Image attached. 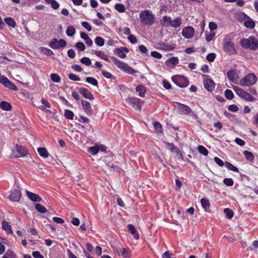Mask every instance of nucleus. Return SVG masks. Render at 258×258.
<instances>
[{"mask_svg": "<svg viewBox=\"0 0 258 258\" xmlns=\"http://www.w3.org/2000/svg\"><path fill=\"white\" fill-rule=\"evenodd\" d=\"M78 90L79 93L82 94L85 98L90 100H93L94 99L93 95L86 89L80 88Z\"/></svg>", "mask_w": 258, "mask_h": 258, "instance_id": "19", "label": "nucleus"}, {"mask_svg": "<svg viewBox=\"0 0 258 258\" xmlns=\"http://www.w3.org/2000/svg\"><path fill=\"white\" fill-rule=\"evenodd\" d=\"M86 81L88 83L92 84L95 86H97L98 85L97 80L93 77H87L86 78Z\"/></svg>", "mask_w": 258, "mask_h": 258, "instance_id": "40", "label": "nucleus"}, {"mask_svg": "<svg viewBox=\"0 0 258 258\" xmlns=\"http://www.w3.org/2000/svg\"><path fill=\"white\" fill-rule=\"evenodd\" d=\"M32 255L35 258H44L43 255H42L39 251H34L32 252Z\"/></svg>", "mask_w": 258, "mask_h": 258, "instance_id": "64", "label": "nucleus"}, {"mask_svg": "<svg viewBox=\"0 0 258 258\" xmlns=\"http://www.w3.org/2000/svg\"><path fill=\"white\" fill-rule=\"evenodd\" d=\"M128 52V49L126 47H121L120 48H116L115 50V52L121 58H124L126 57L125 53H127Z\"/></svg>", "mask_w": 258, "mask_h": 258, "instance_id": "22", "label": "nucleus"}, {"mask_svg": "<svg viewBox=\"0 0 258 258\" xmlns=\"http://www.w3.org/2000/svg\"><path fill=\"white\" fill-rule=\"evenodd\" d=\"M172 81L178 86L183 88L188 85V80L187 79L180 75H174L172 77Z\"/></svg>", "mask_w": 258, "mask_h": 258, "instance_id": "8", "label": "nucleus"}, {"mask_svg": "<svg viewBox=\"0 0 258 258\" xmlns=\"http://www.w3.org/2000/svg\"><path fill=\"white\" fill-rule=\"evenodd\" d=\"M241 46L244 49L256 50L258 48V40L253 36H250L248 38H243L240 41Z\"/></svg>", "mask_w": 258, "mask_h": 258, "instance_id": "2", "label": "nucleus"}, {"mask_svg": "<svg viewBox=\"0 0 258 258\" xmlns=\"http://www.w3.org/2000/svg\"><path fill=\"white\" fill-rule=\"evenodd\" d=\"M50 78L51 80L55 83H58L60 81V77L56 74H51L50 75Z\"/></svg>", "mask_w": 258, "mask_h": 258, "instance_id": "49", "label": "nucleus"}, {"mask_svg": "<svg viewBox=\"0 0 258 258\" xmlns=\"http://www.w3.org/2000/svg\"><path fill=\"white\" fill-rule=\"evenodd\" d=\"M179 59L177 57H171L165 61L166 65L169 66L170 65H175L178 63Z\"/></svg>", "mask_w": 258, "mask_h": 258, "instance_id": "27", "label": "nucleus"}, {"mask_svg": "<svg viewBox=\"0 0 258 258\" xmlns=\"http://www.w3.org/2000/svg\"><path fill=\"white\" fill-rule=\"evenodd\" d=\"M81 62L87 66L91 65V59L89 58L86 57L82 58L81 59Z\"/></svg>", "mask_w": 258, "mask_h": 258, "instance_id": "53", "label": "nucleus"}, {"mask_svg": "<svg viewBox=\"0 0 258 258\" xmlns=\"http://www.w3.org/2000/svg\"><path fill=\"white\" fill-rule=\"evenodd\" d=\"M2 228L8 234H11L13 233L11 226L6 221H3Z\"/></svg>", "mask_w": 258, "mask_h": 258, "instance_id": "28", "label": "nucleus"}, {"mask_svg": "<svg viewBox=\"0 0 258 258\" xmlns=\"http://www.w3.org/2000/svg\"><path fill=\"white\" fill-rule=\"evenodd\" d=\"M182 35L185 39L191 38L195 34V29L191 26H187L183 28Z\"/></svg>", "mask_w": 258, "mask_h": 258, "instance_id": "13", "label": "nucleus"}, {"mask_svg": "<svg viewBox=\"0 0 258 258\" xmlns=\"http://www.w3.org/2000/svg\"><path fill=\"white\" fill-rule=\"evenodd\" d=\"M36 209L41 213H45L47 212L46 209L40 204H36L35 205Z\"/></svg>", "mask_w": 258, "mask_h": 258, "instance_id": "43", "label": "nucleus"}, {"mask_svg": "<svg viewBox=\"0 0 258 258\" xmlns=\"http://www.w3.org/2000/svg\"><path fill=\"white\" fill-rule=\"evenodd\" d=\"M238 15L240 17H242L244 25L246 28L249 29H252L254 27L255 23L254 21L244 13L239 12Z\"/></svg>", "mask_w": 258, "mask_h": 258, "instance_id": "10", "label": "nucleus"}, {"mask_svg": "<svg viewBox=\"0 0 258 258\" xmlns=\"http://www.w3.org/2000/svg\"><path fill=\"white\" fill-rule=\"evenodd\" d=\"M74 114L73 111L70 110H66L64 111V116L69 119H73L74 118Z\"/></svg>", "mask_w": 258, "mask_h": 258, "instance_id": "47", "label": "nucleus"}, {"mask_svg": "<svg viewBox=\"0 0 258 258\" xmlns=\"http://www.w3.org/2000/svg\"><path fill=\"white\" fill-rule=\"evenodd\" d=\"M199 152L204 156H207L208 154V151L207 149L203 146H198Z\"/></svg>", "mask_w": 258, "mask_h": 258, "instance_id": "48", "label": "nucleus"}, {"mask_svg": "<svg viewBox=\"0 0 258 258\" xmlns=\"http://www.w3.org/2000/svg\"><path fill=\"white\" fill-rule=\"evenodd\" d=\"M37 151L39 155L44 158H47L49 156V153L45 148H38Z\"/></svg>", "mask_w": 258, "mask_h": 258, "instance_id": "32", "label": "nucleus"}, {"mask_svg": "<svg viewBox=\"0 0 258 258\" xmlns=\"http://www.w3.org/2000/svg\"><path fill=\"white\" fill-rule=\"evenodd\" d=\"M140 19L142 23L148 25H153L155 20L154 15L149 10L141 11L140 14Z\"/></svg>", "mask_w": 258, "mask_h": 258, "instance_id": "3", "label": "nucleus"}, {"mask_svg": "<svg viewBox=\"0 0 258 258\" xmlns=\"http://www.w3.org/2000/svg\"><path fill=\"white\" fill-rule=\"evenodd\" d=\"M181 24V19L180 18H176L173 20H171L170 26L174 28H178Z\"/></svg>", "mask_w": 258, "mask_h": 258, "instance_id": "30", "label": "nucleus"}, {"mask_svg": "<svg viewBox=\"0 0 258 258\" xmlns=\"http://www.w3.org/2000/svg\"><path fill=\"white\" fill-rule=\"evenodd\" d=\"M223 183L227 186H232L233 185L234 181L232 178H225Z\"/></svg>", "mask_w": 258, "mask_h": 258, "instance_id": "58", "label": "nucleus"}, {"mask_svg": "<svg viewBox=\"0 0 258 258\" xmlns=\"http://www.w3.org/2000/svg\"><path fill=\"white\" fill-rule=\"evenodd\" d=\"M257 81V77L253 73H249L239 81V85L242 87H249Z\"/></svg>", "mask_w": 258, "mask_h": 258, "instance_id": "4", "label": "nucleus"}, {"mask_svg": "<svg viewBox=\"0 0 258 258\" xmlns=\"http://www.w3.org/2000/svg\"><path fill=\"white\" fill-rule=\"evenodd\" d=\"M225 96L229 100H231L234 97L232 91L229 89H227L225 91Z\"/></svg>", "mask_w": 258, "mask_h": 258, "instance_id": "46", "label": "nucleus"}, {"mask_svg": "<svg viewBox=\"0 0 258 258\" xmlns=\"http://www.w3.org/2000/svg\"><path fill=\"white\" fill-rule=\"evenodd\" d=\"M69 78L75 81H80L81 80L80 77L74 74H70L69 75Z\"/></svg>", "mask_w": 258, "mask_h": 258, "instance_id": "57", "label": "nucleus"}, {"mask_svg": "<svg viewBox=\"0 0 258 258\" xmlns=\"http://www.w3.org/2000/svg\"><path fill=\"white\" fill-rule=\"evenodd\" d=\"M227 78L230 81L235 83L239 78L237 71L234 69L230 70L227 73Z\"/></svg>", "mask_w": 258, "mask_h": 258, "instance_id": "20", "label": "nucleus"}, {"mask_svg": "<svg viewBox=\"0 0 258 258\" xmlns=\"http://www.w3.org/2000/svg\"><path fill=\"white\" fill-rule=\"evenodd\" d=\"M4 22L7 25L12 28H14L16 26V23L15 21L11 17H7L5 18Z\"/></svg>", "mask_w": 258, "mask_h": 258, "instance_id": "26", "label": "nucleus"}, {"mask_svg": "<svg viewBox=\"0 0 258 258\" xmlns=\"http://www.w3.org/2000/svg\"><path fill=\"white\" fill-rule=\"evenodd\" d=\"M168 145L172 147L171 150L172 152H174L176 153L177 158L179 160H183V155L181 151L176 147L174 146L173 144L168 143Z\"/></svg>", "mask_w": 258, "mask_h": 258, "instance_id": "23", "label": "nucleus"}, {"mask_svg": "<svg viewBox=\"0 0 258 258\" xmlns=\"http://www.w3.org/2000/svg\"><path fill=\"white\" fill-rule=\"evenodd\" d=\"M81 37L85 40V43L88 46H91L93 45V41L88 36V34L85 32H81L80 34Z\"/></svg>", "mask_w": 258, "mask_h": 258, "instance_id": "24", "label": "nucleus"}, {"mask_svg": "<svg viewBox=\"0 0 258 258\" xmlns=\"http://www.w3.org/2000/svg\"><path fill=\"white\" fill-rule=\"evenodd\" d=\"M243 154L247 160L250 162H253L254 160V156L251 152L248 151H244Z\"/></svg>", "mask_w": 258, "mask_h": 258, "instance_id": "34", "label": "nucleus"}, {"mask_svg": "<svg viewBox=\"0 0 258 258\" xmlns=\"http://www.w3.org/2000/svg\"><path fill=\"white\" fill-rule=\"evenodd\" d=\"M111 59L118 68L123 71L129 74H133L135 72L134 70L130 67L127 63H124L117 58L112 56L111 57Z\"/></svg>", "mask_w": 258, "mask_h": 258, "instance_id": "5", "label": "nucleus"}, {"mask_svg": "<svg viewBox=\"0 0 258 258\" xmlns=\"http://www.w3.org/2000/svg\"><path fill=\"white\" fill-rule=\"evenodd\" d=\"M128 230L133 235L134 237L136 239H139V236L138 232L134 226L132 224H128L127 226Z\"/></svg>", "mask_w": 258, "mask_h": 258, "instance_id": "25", "label": "nucleus"}, {"mask_svg": "<svg viewBox=\"0 0 258 258\" xmlns=\"http://www.w3.org/2000/svg\"><path fill=\"white\" fill-rule=\"evenodd\" d=\"M201 203L202 206L203 207V208L205 209V210H206L207 209L209 208L210 203H209L208 200L205 199V198H202L201 200Z\"/></svg>", "mask_w": 258, "mask_h": 258, "instance_id": "39", "label": "nucleus"}, {"mask_svg": "<svg viewBox=\"0 0 258 258\" xmlns=\"http://www.w3.org/2000/svg\"><path fill=\"white\" fill-rule=\"evenodd\" d=\"M26 195L28 198L33 202H38L42 200L41 198L38 195L26 190Z\"/></svg>", "mask_w": 258, "mask_h": 258, "instance_id": "21", "label": "nucleus"}, {"mask_svg": "<svg viewBox=\"0 0 258 258\" xmlns=\"http://www.w3.org/2000/svg\"><path fill=\"white\" fill-rule=\"evenodd\" d=\"M216 57V54L214 53H211L208 54L207 56V59L210 62H213Z\"/></svg>", "mask_w": 258, "mask_h": 258, "instance_id": "59", "label": "nucleus"}, {"mask_svg": "<svg viewBox=\"0 0 258 258\" xmlns=\"http://www.w3.org/2000/svg\"><path fill=\"white\" fill-rule=\"evenodd\" d=\"M113 249L116 252L124 258H128L130 256V252L128 250L124 247H114Z\"/></svg>", "mask_w": 258, "mask_h": 258, "instance_id": "16", "label": "nucleus"}, {"mask_svg": "<svg viewBox=\"0 0 258 258\" xmlns=\"http://www.w3.org/2000/svg\"><path fill=\"white\" fill-rule=\"evenodd\" d=\"M0 83L11 90H16L17 89V86L5 76H0Z\"/></svg>", "mask_w": 258, "mask_h": 258, "instance_id": "14", "label": "nucleus"}, {"mask_svg": "<svg viewBox=\"0 0 258 258\" xmlns=\"http://www.w3.org/2000/svg\"><path fill=\"white\" fill-rule=\"evenodd\" d=\"M233 34L226 35L223 39V49L226 53L232 55L236 53L235 44L233 42L234 39Z\"/></svg>", "mask_w": 258, "mask_h": 258, "instance_id": "1", "label": "nucleus"}, {"mask_svg": "<svg viewBox=\"0 0 258 258\" xmlns=\"http://www.w3.org/2000/svg\"><path fill=\"white\" fill-rule=\"evenodd\" d=\"M205 88L209 91H212L215 87V83L210 79H205L204 80Z\"/></svg>", "mask_w": 258, "mask_h": 258, "instance_id": "17", "label": "nucleus"}, {"mask_svg": "<svg viewBox=\"0 0 258 258\" xmlns=\"http://www.w3.org/2000/svg\"><path fill=\"white\" fill-rule=\"evenodd\" d=\"M128 39L129 41L133 44H135L137 42V39L134 35H130L128 36Z\"/></svg>", "mask_w": 258, "mask_h": 258, "instance_id": "61", "label": "nucleus"}, {"mask_svg": "<svg viewBox=\"0 0 258 258\" xmlns=\"http://www.w3.org/2000/svg\"><path fill=\"white\" fill-rule=\"evenodd\" d=\"M209 28L211 32H213L217 28V25L214 22H211L209 24Z\"/></svg>", "mask_w": 258, "mask_h": 258, "instance_id": "62", "label": "nucleus"}, {"mask_svg": "<svg viewBox=\"0 0 258 258\" xmlns=\"http://www.w3.org/2000/svg\"><path fill=\"white\" fill-rule=\"evenodd\" d=\"M102 74L104 77L107 79H115V77L109 72L106 71H102Z\"/></svg>", "mask_w": 258, "mask_h": 258, "instance_id": "54", "label": "nucleus"}, {"mask_svg": "<svg viewBox=\"0 0 258 258\" xmlns=\"http://www.w3.org/2000/svg\"><path fill=\"white\" fill-rule=\"evenodd\" d=\"M21 197V192L19 190L14 189L11 191L10 199L14 202H18Z\"/></svg>", "mask_w": 258, "mask_h": 258, "instance_id": "18", "label": "nucleus"}, {"mask_svg": "<svg viewBox=\"0 0 258 258\" xmlns=\"http://www.w3.org/2000/svg\"><path fill=\"white\" fill-rule=\"evenodd\" d=\"M12 155L15 157H22L28 154L27 149L21 146L16 145L12 150Z\"/></svg>", "mask_w": 258, "mask_h": 258, "instance_id": "9", "label": "nucleus"}, {"mask_svg": "<svg viewBox=\"0 0 258 258\" xmlns=\"http://www.w3.org/2000/svg\"><path fill=\"white\" fill-rule=\"evenodd\" d=\"M173 107L180 114L187 115L191 112V109L188 106L179 102H174Z\"/></svg>", "mask_w": 258, "mask_h": 258, "instance_id": "7", "label": "nucleus"}, {"mask_svg": "<svg viewBox=\"0 0 258 258\" xmlns=\"http://www.w3.org/2000/svg\"><path fill=\"white\" fill-rule=\"evenodd\" d=\"M171 21V19L170 17L168 16H164L161 21V23L163 25L165 26L167 25L170 24V22Z\"/></svg>", "mask_w": 258, "mask_h": 258, "instance_id": "45", "label": "nucleus"}, {"mask_svg": "<svg viewBox=\"0 0 258 258\" xmlns=\"http://www.w3.org/2000/svg\"><path fill=\"white\" fill-rule=\"evenodd\" d=\"M126 102L133 108L141 110V104L140 99L136 97L128 98L126 99Z\"/></svg>", "mask_w": 258, "mask_h": 258, "instance_id": "11", "label": "nucleus"}, {"mask_svg": "<svg viewBox=\"0 0 258 258\" xmlns=\"http://www.w3.org/2000/svg\"><path fill=\"white\" fill-rule=\"evenodd\" d=\"M75 33L76 30L73 26H69L67 28L66 34L68 36H73L75 35Z\"/></svg>", "mask_w": 258, "mask_h": 258, "instance_id": "37", "label": "nucleus"}, {"mask_svg": "<svg viewBox=\"0 0 258 258\" xmlns=\"http://www.w3.org/2000/svg\"><path fill=\"white\" fill-rule=\"evenodd\" d=\"M82 106L85 113L88 115H92L93 111L90 103L85 100H82Z\"/></svg>", "mask_w": 258, "mask_h": 258, "instance_id": "15", "label": "nucleus"}, {"mask_svg": "<svg viewBox=\"0 0 258 258\" xmlns=\"http://www.w3.org/2000/svg\"><path fill=\"white\" fill-rule=\"evenodd\" d=\"M136 90L139 93V95L140 97H144L145 96L146 89L144 86L139 85L136 87Z\"/></svg>", "mask_w": 258, "mask_h": 258, "instance_id": "31", "label": "nucleus"}, {"mask_svg": "<svg viewBox=\"0 0 258 258\" xmlns=\"http://www.w3.org/2000/svg\"><path fill=\"white\" fill-rule=\"evenodd\" d=\"M139 50L143 54H145L146 55H148V49L147 47L144 45H140L139 46Z\"/></svg>", "mask_w": 258, "mask_h": 258, "instance_id": "55", "label": "nucleus"}, {"mask_svg": "<svg viewBox=\"0 0 258 258\" xmlns=\"http://www.w3.org/2000/svg\"><path fill=\"white\" fill-rule=\"evenodd\" d=\"M94 41L95 43L99 46H102L104 44V40L101 37H96Z\"/></svg>", "mask_w": 258, "mask_h": 258, "instance_id": "44", "label": "nucleus"}, {"mask_svg": "<svg viewBox=\"0 0 258 258\" xmlns=\"http://www.w3.org/2000/svg\"><path fill=\"white\" fill-rule=\"evenodd\" d=\"M154 128L158 132H161L162 131V125L161 123L158 121H156L154 123Z\"/></svg>", "mask_w": 258, "mask_h": 258, "instance_id": "60", "label": "nucleus"}, {"mask_svg": "<svg viewBox=\"0 0 258 258\" xmlns=\"http://www.w3.org/2000/svg\"><path fill=\"white\" fill-rule=\"evenodd\" d=\"M94 52L95 54V55L100 57L102 59L105 60L108 62H110V60L108 56L104 52L101 51L96 50Z\"/></svg>", "mask_w": 258, "mask_h": 258, "instance_id": "29", "label": "nucleus"}, {"mask_svg": "<svg viewBox=\"0 0 258 258\" xmlns=\"http://www.w3.org/2000/svg\"><path fill=\"white\" fill-rule=\"evenodd\" d=\"M40 50L41 52H42V53H43L44 54H45L47 55L50 56V55L53 54V51L49 48L44 47H41L40 48Z\"/></svg>", "mask_w": 258, "mask_h": 258, "instance_id": "42", "label": "nucleus"}, {"mask_svg": "<svg viewBox=\"0 0 258 258\" xmlns=\"http://www.w3.org/2000/svg\"><path fill=\"white\" fill-rule=\"evenodd\" d=\"M114 8L119 13H123L125 10L124 6L122 4H116Z\"/></svg>", "mask_w": 258, "mask_h": 258, "instance_id": "41", "label": "nucleus"}, {"mask_svg": "<svg viewBox=\"0 0 258 258\" xmlns=\"http://www.w3.org/2000/svg\"><path fill=\"white\" fill-rule=\"evenodd\" d=\"M215 36V33L214 32H210L209 33L206 34V40L208 42L212 41Z\"/></svg>", "mask_w": 258, "mask_h": 258, "instance_id": "51", "label": "nucleus"}, {"mask_svg": "<svg viewBox=\"0 0 258 258\" xmlns=\"http://www.w3.org/2000/svg\"><path fill=\"white\" fill-rule=\"evenodd\" d=\"M224 212L226 214V216L229 219L232 218L233 216V211L229 208L225 209Z\"/></svg>", "mask_w": 258, "mask_h": 258, "instance_id": "50", "label": "nucleus"}, {"mask_svg": "<svg viewBox=\"0 0 258 258\" xmlns=\"http://www.w3.org/2000/svg\"><path fill=\"white\" fill-rule=\"evenodd\" d=\"M225 166L229 170H231V171H232L234 172H239V169H238V168L234 166V165H233L232 164H231L230 163H229L228 162H225Z\"/></svg>", "mask_w": 258, "mask_h": 258, "instance_id": "36", "label": "nucleus"}, {"mask_svg": "<svg viewBox=\"0 0 258 258\" xmlns=\"http://www.w3.org/2000/svg\"><path fill=\"white\" fill-rule=\"evenodd\" d=\"M75 46L80 51H82L85 49V46L83 42H78L76 43Z\"/></svg>", "mask_w": 258, "mask_h": 258, "instance_id": "52", "label": "nucleus"}, {"mask_svg": "<svg viewBox=\"0 0 258 258\" xmlns=\"http://www.w3.org/2000/svg\"><path fill=\"white\" fill-rule=\"evenodd\" d=\"M88 152L93 155L97 154L99 152L98 146H94L89 148Z\"/></svg>", "mask_w": 258, "mask_h": 258, "instance_id": "38", "label": "nucleus"}, {"mask_svg": "<svg viewBox=\"0 0 258 258\" xmlns=\"http://www.w3.org/2000/svg\"><path fill=\"white\" fill-rule=\"evenodd\" d=\"M233 90L236 94L242 99L250 102H254L255 100L251 94L238 86H234Z\"/></svg>", "mask_w": 258, "mask_h": 258, "instance_id": "6", "label": "nucleus"}, {"mask_svg": "<svg viewBox=\"0 0 258 258\" xmlns=\"http://www.w3.org/2000/svg\"><path fill=\"white\" fill-rule=\"evenodd\" d=\"M151 55L152 57L158 58V59H161L162 57V55L156 51H152L151 52Z\"/></svg>", "mask_w": 258, "mask_h": 258, "instance_id": "56", "label": "nucleus"}, {"mask_svg": "<svg viewBox=\"0 0 258 258\" xmlns=\"http://www.w3.org/2000/svg\"><path fill=\"white\" fill-rule=\"evenodd\" d=\"M66 45V42L63 39L57 40L55 38L53 39L49 44V46L52 49H59L61 47L63 48Z\"/></svg>", "mask_w": 258, "mask_h": 258, "instance_id": "12", "label": "nucleus"}, {"mask_svg": "<svg viewBox=\"0 0 258 258\" xmlns=\"http://www.w3.org/2000/svg\"><path fill=\"white\" fill-rule=\"evenodd\" d=\"M0 107L4 110L10 111L12 109V106L10 103L6 101H2L0 104Z\"/></svg>", "mask_w": 258, "mask_h": 258, "instance_id": "33", "label": "nucleus"}, {"mask_svg": "<svg viewBox=\"0 0 258 258\" xmlns=\"http://www.w3.org/2000/svg\"><path fill=\"white\" fill-rule=\"evenodd\" d=\"M214 161L220 167H223L225 165L223 161L218 157H215Z\"/></svg>", "mask_w": 258, "mask_h": 258, "instance_id": "63", "label": "nucleus"}, {"mask_svg": "<svg viewBox=\"0 0 258 258\" xmlns=\"http://www.w3.org/2000/svg\"><path fill=\"white\" fill-rule=\"evenodd\" d=\"M2 258H17L16 254L12 250L9 249L8 250Z\"/></svg>", "mask_w": 258, "mask_h": 258, "instance_id": "35", "label": "nucleus"}]
</instances>
